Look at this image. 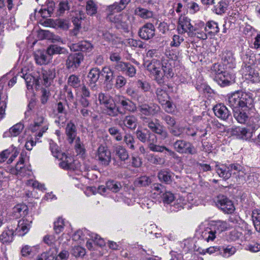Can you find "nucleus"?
I'll return each mask as SVG.
<instances>
[{
  "mask_svg": "<svg viewBox=\"0 0 260 260\" xmlns=\"http://www.w3.org/2000/svg\"><path fill=\"white\" fill-rule=\"evenodd\" d=\"M14 231L8 229L3 232L0 235V241L3 243H10L13 241Z\"/></svg>",
  "mask_w": 260,
  "mask_h": 260,
  "instance_id": "obj_48",
  "label": "nucleus"
},
{
  "mask_svg": "<svg viewBox=\"0 0 260 260\" xmlns=\"http://www.w3.org/2000/svg\"><path fill=\"white\" fill-rule=\"evenodd\" d=\"M155 34V28L152 23L147 22L139 28L138 35L140 38L144 40L152 39Z\"/></svg>",
  "mask_w": 260,
  "mask_h": 260,
  "instance_id": "obj_14",
  "label": "nucleus"
},
{
  "mask_svg": "<svg viewBox=\"0 0 260 260\" xmlns=\"http://www.w3.org/2000/svg\"><path fill=\"white\" fill-rule=\"evenodd\" d=\"M241 92L237 91L233 93L228 98V104L229 106L232 108L233 111L234 109L240 108L241 103Z\"/></svg>",
  "mask_w": 260,
  "mask_h": 260,
  "instance_id": "obj_37",
  "label": "nucleus"
},
{
  "mask_svg": "<svg viewBox=\"0 0 260 260\" xmlns=\"http://www.w3.org/2000/svg\"><path fill=\"white\" fill-rule=\"evenodd\" d=\"M174 149L178 153L181 154H195L197 150L190 142L183 140H178L173 144Z\"/></svg>",
  "mask_w": 260,
  "mask_h": 260,
  "instance_id": "obj_8",
  "label": "nucleus"
},
{
  "mask_svg": "<svg viewBox=\"0 0 260 260\" xmlns=\"http://www.w3.org/2000/svg\"><path fill=\"white\" fill-rule=\"evenodd\" d=\"M143 99L141 100V102L138 103L137 107L141 120L142 117L153 116L159 112L160 107L158 105L154 103H145L143 102Z\"/></svg>",
  "mask_w": 260,
  "mask_h": 260,
  "instance_id": "obj_4",
  "label": "nucleus"
},
{
  "mask_svg": "<svg viewBox=\"0 0 260 260\" xmlns=\"http://www.w3.org/2000/svg\"><path fill=\"white\" fill-rule=\"evenodd\" d=\"M101 74L100 70L97 68L91 69L87 76V84L92 90H97L98 87L96 82L99 79Z\"/></svg>",
  "mask_w": 260,
  "mask_h": 260,
  "instance_id": "obj_16",
  "label": "nucleus"
},
{
  "mask_svg": "<svg viewBox=\"0 0 260 260\" xmlns=\"http://www.w3.org/2000/svg\"><path fill=\"white\" fill-rule=\"evenodd\" d=\"M236 252L234 247L229 246L226 248L220 247L219 254L224 257H229Z\"/></svg>",
  "mask_w": 260,
  "mask_h": 260,
  "instance_id": "obj_56",
  "label": "nucleus"
},
{
  "mask_svg": "<svg viewBox=\"0 0 260 260\" xmlns=\"http://www.w3.org/2000/svg\"><path fill=\"white\" fill-rule=\"evenodd\" d=\"M205 27L207 38L208 37L212 38L217 35L219 31V28L217 22L213 20L207 21L205 24Z\"/></svg>",
  "mask_w": 260,
  "mask_h": 260,
  "instance_id": "obj_29",
  "label": "nucleus"
},
{
  "mask_svg": "<svg viewBox=\"0 0 260 260\" xmlns=\"http://www.w3.org/2000/svg\"><path fill=\"white\" fill-rule=\"evenodd\" d=\"M221 59L223 64L228 68L233 69L235 67V58L233 52L231 51L225 50L223 51L222 53Z\"/></svg>",
  "mask_w": 260,
  "mask_h": 260,
  "instance_id": "obj_26",
  "label": "nucleus"
},
{
  "mask_svg": "<svg viewBox=\"0 0 260 260\" xmlns=\"http://www.w3.org/2000/svg\"><path fill=\"white\" fill-rule=\"evenodd\" d=\"M4 85L0 83V119L3 118L5 115L7 95L6 93L3 91Z\"/></svg>",
  "mask_w": 260,
  "mask_h": 260,
  "instance_id": "obj_36",
  "label": "nucleus"
},
{
  "mask_svg": "<svg viewBox=\"0 0 260 260\" xmlns=\"http://www.w3.org/2000/svg\"><path fill=\"white\" fill-rule=\"evenodd\" d=\"M190 21V19L185 16H181L179 17L177 26V30L179 34L187 33L188 35L192 26Z\"/></svg>",
  "mask_w": 260,
  "mask_h": 260,
  "instance_id": "obj_17",
  "label": "nucleus"
},
{
  "mask_svg": "<svg viewBox=\"0 0 260 260\" xmlns=\"http://www.w3.org/2000/svg\"><path fill=\"white\" fill-rule=\"evenodd\" d=\"M59 165L60 168L68 170L74 171L77 169L76 162L71 157H66V160L60 162Z\"/></svg>",
  "mask_w": 260,
  "mask_h": 260,
  "instance_id": "obj_43",
  "label": "nucleus"
},
{
  "mask_svg": "<svg viewBox=\"0 0 260 260\" xmlns=\"http://www.w3.org/2000/svg\"><path fill=\"white\" fill-rule=\"evenodd\" d=\"M234 116L239 123H245L248 120L251 118H254V123L258 122L259 121L258 114L256 112H250L246 109L236 108L234 109Z\"/></svg>",
  "mask_w": 260,
  "mask_h": 260,
  "instance_id": "obj_3",
  "label": "nucleus"
},
{
  "mask_svg": "<svg viewBox=\"0 0 260 260\" xmlns=\"http://www.w3.org/2000/svg\"><path fill=\"white\" fill-rule=\"evenodd\" d=\"M131 0H120V3H115L108 7V11L111 12H119L123 10Z\"/></svg>",
  "mask_w": 260,
  "mask_h": 260,
  "instance_id": "obj_41",
  "label": "nucleus"
},
{
  "mask_svg": "<svg viewBox=\"0 0 260 260\" xmlns=\"http://www.w3.org/2000/svg\"><path fill=\"white\" fill-rule=\"evenodd\" d=\"M142 121L152 132L158 135L161 139L165 140L168 137V132L158 122H154L152 119L147 117H142Z\"/></svg>",
  "mask_w": 260,
  "mask_h": 260,
  "instance_id": "obj_5",
  "label": "nucleus"
},
{
  "mask_svg": "<svg viewBox=\"0 0 260 260\" xmlns=\"http://www.w3.org/2000/svg\"><path fill=\"white\" fill-rule=\"evenodd\" d=\"M215 203L216 206L226 213H232L235 210L232 202L223 195L217 196Z\"/></svg>",
  "mask_w": 260,
  "mask_h": 260,
  "instance_id": "obj_13",
  "label": "nucleus"
},
{
  "mask_svg": "<svg viewBox=\"0 0 260 260\" xmlns=\"http://www.w3.org/2000/svg\"><path fill=\"white\" fill-rule=\"evenodd\" d=\"M211 229H205L201 232V237L207 242L213 241L216 238V232L211 230Z\"/></svg>",
  "mask_w": 260,
  "mask_h": 260,
  "instance_id": "obj_50",
  "label": "nucleus"
},
{
  "mask_svg": "<svg viewBox=\"0 0 260 260\" xmlns=\"http://www.w3.org/2000/svg\"><path fill=\"white\" fill-rule=\"evenodd\" d=\"M48 128V123L45 116L37 113L34 119V123L30 125V129L33 132H38L36 136L41 137Z\"/></svg>",
  "mask_w": 260,
  "mask_h": 260,
  "instance_id": "obj_2",
  "label": "nucleus"
},
{
  "mask_svg": "<svg viewBox=\"0 0 260 260\" xmlns=\"http://www.w3.org/2000/svg\"><path fill=\"white\" fill-rule=\"evenodd\" d=\"M68 84L69 86L76 88L81 85V80L79 76L73 74L70 75L68 79Z\"/></svg>",
  "mask_w": 260,
  "mask_h": 260,
  "instance_id": "obj_54",
  "label": "nucleus"
},
{
  "mask_svg": "<svg viewBox=\"0 0 260 260\" xmlns=\"http://www.w3.org/2000/svg\"><path fill=\"white\" fill-rule=\"evenodd\" d=\"M148 160L154 165H163L165 162L163 158L153 154L148 155Z\"/></svg>",
  "mask_w": 260,
  "mask_h": 260,
  "instance_id": "obj_61",
  "label": "nucleus"
},
{
  "mask_svg": "<svg viewBox=\"0 0 260 260\" xmlns=\"http://www.w3.org/2000/svg\"><path fill=\"white\" fill-rule=\"evenodd\" d=\"M161 106L165 111L168 113H172L175 111V106L173 103L170 101V99L165 102V103H162Z\"/></svg>",
  "mask_w": 260,
  "mask_h": 260,
  "instance_id": "obj_62",
  "label": "nucleus"
},
{
  "mask_svg": "<svg viewBox=\"0 0 260 260\" xmlns=\"http://www.w3.org/2000/svg\"><path fill=\"white\" fill-rule=\"evenodd\" d=\"M24 128V125L21 122H19L11 127L9 131L4 133V137H16L18 136Z\"/></svg>",
  "mask_w": 260,
  "mask_h": 260,
  "instance_id": "obj_34",
  "label": "nucleus"
},
{
  "mask_svg": "<svg viewBox=\"0 0 260 260\" xmlns=\"http://www.w3.org/2000/svg\"><path fill=\"white\" fill-rule=\"evenodd\" d=\"M146 132L141 130L137 129L136 132V136L137 138L142 143L148 142L149 143V134H153L150 131L145 129Z\"/></svg>",
  "mask_w": 260,
  "mask_h": 260,
  "instance_id": "obj_47",
  "label": "nucleus"
},
{
  "mask_svg": "<svg viewBox=\"0 0 260 260\" xmlns=\"http://www.w3.org/2000/svg\"><path fill=\"white\" fill-rule=\"evenodd\" d=\"M214 79L221 86H225L230 84L232 76L228 72L223 71L214 77Z\"/></svg>",
  "mask_w": 260,
  "mask_h": 260,
  "instance_id": "obj_31",
  "label": "nucleus"
},
{
  "mask_svg": "<svg viewBox=\"0 0 260 260\" xmlns=\"http://www.w3.org/2000/svg\"><path fill=\"white\" fill-rule=\"evenodd\" d=\"M84 59V56L81 52L71 53L68 55L66 60V67L69 70L74 71L80 66Z\"/></svg>",
  "mask_w": 260,
  "mask_h": 260,
  "instance_id": "obj_9",
  "label": "nucleus"
},
{
  "mask_svg": "<svg viewBox=\"0 0 260 260\" xmlns=\"http://www.w3.org/2000/svg\"><path fill=\"white\" fill-rule=\"evenodd\" d=\"M151 182L150 178L147 176H142L136 179L134 184L137 187H145Z\"/></svg>",
  "mask_w": 260,
  "mask_h": 260,
  "instance_id": "obj_49",
  "label": "nucleus"
},
{
  "mask_svg": "<svg viewBox=\"0 0 260 260\" xmlns=\"http://www.w3.org/2000/svg\"><path fill=\"white\" fill-rule=\"evenodd\" d=\"M46 50L50 57L54 54H67L68 53L67 49L57 45H50Z\"/></svg>",
  "mask_w": 260,
  "mask_h": 260,
  "instance_id": "obj_38",
  "label": "nucleus"
},
{
  "mask_svg": "<svg viewBox=\"0 0 260 260\" xmlns=\"http://www.w3.org/2000/svg\"><path fill=\"white\" fill-rule=\"evenodd\" d=\"M108 16L109 20L114 23L115 24V26L118 29H123L124 30H127L128 26L127 23L124 20L123 16L120 14L113 15V13L115 12H111Z\"/></svg>",
  "mask_w": 260,
  "mask_h": 260,
  "instance_id": "obj_22",
  "label": "nucleus"
},
{
  "mask_svg": "<svg viewBox=\"0 0 260 260\" xmlns=\"http://www.w3.org/2000/svg\"><path fill=\"white\" fill-rule=\"evenodd\" d=\"M49 145L50 149L52 155L57 158H59L60 155H61V153L60 151L59 148L57 145L52 141H50Z\"/></svg>",
  "mask_w": 260,
  "mask_h": 260,
  "instance_id": "obj_60",
  "label": "nucleus"
},
{
  "mask_svg": "<svg viewBox=\"0 0 260 260\" xmlns=\"http://www.w3.org/2000/svg\"><path fill=\"white\" fill-rule=\"evenodd\" d=\"M188 36L191 38H197L203 40L207 39L205 23L202 21L196 23L194 25H192Z\"/></svg>",
  "mask_w": 260,
  "mask_h": 260,
  "instance_id": "obj_11",
  "label": "nucleus"
},
{
  "mask_svg": "<svg viewBox=\"0 0 260 260\" xmlns=\"http://www.w3.org/2000/svg\"><path fill=\"white\" fill-rule=\"evenodd\" d=\"M105 113L112 117H116L119 114H123L119 107L116 106L113 98L103 106Z\"/></svg>",
  "mask_w": 260,
  "mask_h": 260,
  "instance_id": "obj_20",
  "label": "nucleus"
},
{
  "mask_svg": "<svg viewBox=\"0 0 260 260\" xmlns=\"http://www.w3.org/2000/svg\"><path fill=\"white\" fill-rule=\"evenodd\" d=\"M18 76L24 79L28 89L32 88L34 84L36 85H39L40 84V80H41V78L39 71L34 72V75H32L30 74H28L25 70L22 69L21 72L19 73Z\"/></svg>",
  "mask_w": 260,
  "mask_h": 260,
  "instance_id": "obj_10",
  "label": "nucleus"
},
{
  "mask_svg": "<svg viewBox=\"0 0 260 260\" xmlns=\"http://www.w3.org/2000/svg\"><path fill=\"white\" fill-rule=\"evenodd\" d=\"M88 234L90 237V240H87L86 243V246L88 250H93L94 249L92 242L100 247L105 245V240L100 235L94 233H89Z\"/></svg>",
  "mask_w": 260,
  "mask_h": 260,
  "instance_id": "obj_23",
  "label": "nucleus"
},
{
  "mask_svg": "<svg viewBox=\"0 0 260 260\" xmlns=\"http://www.w3.org/2000/svg\"><path fill=\"white\" fill-rule=\"evenodd\" d=\"M200 226H208L209 227H216V228H226L227 226V223L226 222L220 220H211V219H208L206 220L204 222H203L200 225Z\"/></svg>",
  "mask_w": 260,
  "mask_h": 260,
  "instance_id": "obj_40",
  "label": "nucleus"
},
{
  "mask_svg": "<svg viewBox=\"0 0 260 260\" xmlns=\"http://www.w3.org/2000/svg\"><path fill=\"white\" fill-rule=\"evenodd\" d=\"M38 71L40 73V77L41 78V80H40V83H42L46 87L49 86L55 77V71L51 69Z\"/></svg>",
  "mask_w": 260,
  "mask_h": 260,
  "instance_id": "obj_21",
  "label": "nucleus"
},
{
  "mask_svg": "<svg viewBox=\"0 0 260 260\" xmlns=\"http://www.w3.org/2000/svg\"><path fill=\"white\" fill-rule=\"evenodd\" d=\"M146 56L152 60L145 61L144 66L153 75L154 80L158 84H164L167 79L173 77V60L164 57L160 51L154 49L149 50Z\"/></svg>",
  "mask_w": 260,
  "mask_h": 260,
  "instance_id": "obj_1",
  "label": "nucleus"
},
{
  "mask_svg": "<svg viewBox=\"0 0 260 260\" xmlns=\"http://www.w3.org/2000/svg\"><path fill=\"white\" fill-rule=\"evenodd\" d=\"M34 58L36 63L40 65L47 64L50 62V57L48 55L47 50H39L34 53Z\"/></svg>",
  "mask_w": 260,
  "mask_h": 260,
  "instance_id": "obj_25",
  "label": "nucleus"
},
{
  "mask_svg": "<svg viewBox=\"0 0 260 260\" xmlns=\"http://www.w3.org/2000/svg\"><path fill=\"white\" fill-rule=\"evenodd\" d=\"M240 108L246 109L250 112H255L253 106V99L250 93L241 92Z\"/></svg>",
  "mask_w": 260,
  "mask_h": 260,
  "instance_id": "obj_18",
  "label": "nucleus"
},
{
  "mask_svg": "<svg viewBox=\"0 0 260 260\" xmlns=\"http://www.w3.org/2000/svg\"><path fill=\"white\" fill-rule=\"evenodd\" d=\"M28 207L25 204H18L13 208V217L17 218L27 214Z\"/></svg>",
  "mask_w": 260,
  "mask_h": 260,
  "instance_id": "obj_39",
  "label": "nucleus"
},
{
  "mask_svg": "<svg viewBox=\"0 0 260 260\" xmlns=\"http://www.w3.org/2000/svg\"><path fill=\"white\" fill-rule=\"evenodd\" d=\"M86 10L87 14L93 15L96 13V7L92 1H88L87 2Z\"/></svg>",
  "mask_w": 260,
  "mask_h": 260,
  "instance_id": "obj_63",
  "label": "nucleus"
},
{
  "mask_svg": "<svg viewBox=\"0 0 260 260\" xmlns=\"http://www.w3.org/2000/svg\"><path fill=\"white\" fill-rule=\"evenodd\" d=\"M216 171L219 177L226 180L231 176V169L230 167L224 164H216Z\"/></svg>",
  "mask_w": 260,
  "mask_h": 260,
  "instance_id": "obj_32",
  "label": "nucleus"
},
{
  "mask_svg": "<svg viewBox=\"0 0 260 260\" xmlns=\"http://www.w3.org/2000/svg\"><path fill=\"white\" fill-rule=\"evenodd\" d=\"M252 62L248 63L244 62L241 68L242 75L246 80L251 81L252 83H257L260 81V75L253 68Z\"/></svg>",
  "mask_w": 260,
  "mask_h": 260,
  "instance_id": "obj_6",
  "label": "nucleus"
},
{
  "mask_svg": "<svg viewBox=\"0 0 260 260\" xmlns=\"http://www.w3.org/2000/svg\"><path fill=\"white\" fill-rule=\"evenodd\" d=\"M71 253L73 255L76 257H83L86 253V250L81 246H75L72 248Z\"/></svg>",
  "mask_w": 260,
  "mask_h": 260,
  "instance_id": "obj_58",
  "label": "nucleus"
},
{
  "mask_svg": "<svg viewBox=\"0 0 260 260\" xmlns=\"http://www.w3.org/2000/svg\"><path fill=\"white\" fill-rule=\"evenodd\" d=\"M135 13L142 19H147L153 17V12L147 9L141 7L137 8Z\"/></svg>",
  "mask_w": 260,
  "mask_h": 260,
  "instance_id": "obj_45",
  "label": "nucleus"
},
{
  "mask_svg": "<svg viewBox=\"0 0 260 260\" xmlns=\"http://www.w3.org/2000/svg\"><path fill=\"white\" fill-rule=\"evenodd\" d=\"M115 99L116 103L120 105L123 110L132 113L137 111L136 104L128 98L123 95H116Z\"/></svg>",
  "mask_w": 260,
  "mask_h": 260,
  "instance_id": "obj_12",
  "label": "nucleus"
},
{
  "mask_svg": "<svg viewBox=\"0 0 260 260\" xmlns=\"http://www.w3.org/2000/svg\"><path fill=\"white\" fill-rule=\"evenodd\" d=\"M173 173L168 169H161L157 173L158 180L167 184H170L173 181Z\"/></svg>",
  "mask_w": 260,
  "mask_h": 260,
  "instance_id": "obj_28",
  "label": "nucleus"
},
{
  "mask_svg": "<svg viewBox=\"0 0 260 260\" xmlns=\"http://www.w3.org/2000/svg\"><path fill=\"white\" fill-rule=\"evenodd\" d=\"M107 188L113 192H117L122 187L120 182L109 180L106 182Z\"/></svg>",
  "mask_w": 260,
  "mask_h": 260,
  "instance_id": "obj_55",
  "label": "nucleus"
},
{
  "mask_svg": "<svg viewBox=\"0 0 260 260\" xmlns=\"http://www.w3.org/2000/svg\"><path fill=\"white\" fill-rule=\"evenodd\" d=\"M13 174L21 177L30 176L31 174L30 166H26L24 165V159L23 155L21 154L19 161L15 166V169L12 170Z\"/></svg>",
  "mask_w": 260,
  "mask_h": 260,
  "instance_id": "obj_15",
  "label": "nucleus"
},
{
  "mask_svg": "<svg viewBox=\"0 0 260 260\" xmlns=\"http://www.w3.org/2000/svg\"><path fill=\"white\" fill-rule=\"evenodd\" d=\"M95 158L101 165L107 167L111 161V152L107 147L101 145L96 151Z\"/></svg>",
  "mask_w": 260,
  "mask_h": 260,
  "instance_id": "obj_7",
  "label": "nucleus"
},
{
  "mask_svg": "<svg viewBox=\"0 0 260 260\" xmlns=\"http://www.w3.org/2000/svg\"><path fill=\"white\" fill-rule=\"evenodd\" d=\"M101 74L105 78V82L107 83L112 82L114 77V71L108 66L104 67L101 71Z\"/></svg>",
  "mask_w": 260,
  "mask_h": 260,
  "instance_id": "obj_46",
  "label": "nucleus"
},
{
  "mask_svg": "<svg viewBox=\"0 0 260 260\" xmlns=\"http://www.w3.org/2000/svg\"><path fill=\"white\" fill-rule=\"evenodd\" d=\"M124 142L129 149L135 150L136 146L135 145L136 140L133 136L131 134H126L124 136Z\"/></svg>",
  "mask_w": 260,
  "mask_h": 260,
  "instance_id": "obj_51",
  "label": "nucleus"
},
{
  "mask_svg": "<svg viewBox=\"0 0 260 260\" xmlns=\"http://www.w3.org/2000/svg\"><path fill=\"white\" fill-rule=\"evenodd\" d=\"M66 134L69 143H73L77 136V128L72 121H70L66 127Z\"/></svg>",
  "mask_w": 260,
  "mask_h": 260,
  "instance_id": "obj_30",
  "label": "nucleus"
},
{
  "mask_svg": "<svg viewBox=\"0 0 260 260\" xmlns=\"http://www.w3.org/2000/svg\"><path fill=\"white\" fill-rule=\"evenodd\" d=\"M126 93L134 100L137 101L138 103L141 102V100L144 99L142 94L132 87L127 88L126 90Z\"/></svg>",
  "mask_w": 260,
  "mask_h": 260,
  "instance_id": "obj_52",
  "label": "nucleus"
},
{
  "mask_svg": "<svg viewBox=\"0 0 260 260\" xmlns=\"http://www.w3.org/2000/svg\"><path fill=\"white\" fill-rule=\"evenodd\" d=\"M138 124L137 117L134 115H128L123 117L119 122V125L121 127H126L131 130H135Z\"/></svg>",
  "mask_w": 260,
  "mask_h": 260,
  "instance_id": "obj_19",
  "label": "nucleus"
},
{
  "mask_svg": "<svg viewBox=\"0 0 260 260\" xmlns=\"http://www.w3.org/2000/svg\"><path fill=\"white\" fill-rule=\"evenodd\" d=\"M69 9L70 7L68 0H61L58 5L56 15L57 16H61L66 11L69 10Z\"/></svg>",
  "mask_w": 260,
  "mask_h": 260,
  "instance_id": "obj_57",
  "label": "nucleus"
},
{
  "mask_svg": "<svg viewBox=\"0 0 260 260\" xmlns=\"http://www.w3.org/2000/svg\"><path fill=\"white\" fill-rule=\"evenodd\" d=\"M114 152L121 161L125 162L129 158L127 150L122 145H115L114 146Z\"/></svg>",
  "mask_w": 260,
  "mask_h": 260,
  "instance_id": "obj_33",
  "label": "nucleus"
},
{
  "mask_svg": "<svg viewBox=\"0 0 260 260\" xmlns=\"http://www.w3.org/2000/svg\"><path fill=\"white\" fill-rule=\"evenodd\" d=\"M108 132L111 135L114 136V138L117 141H120L122 140V134L118 128L115 126L111 127L108 129Z\"/></svg>",
  "mask_w": 260,
  "mask_h": 260,
  "instance_id": "obj_59",
  "label": "nucleus"
},
{
  "mask_svg": "<svg viewBox=\"0 0 260 260\" xmlns=\"http://www.w3.org/2000/svg\"><path fill=\"white\" fill-rule=\"evenodd\" d=\"M231 133L233 136H236L239 138L242 139L247 138V134L248 133V131L247 128L245 127L240 126L233 127L231 128Z\"/></svg>",
  "mask_w": 260,
  "mask_h": 260,
  "instance_id": "obj_42",
  "label": "nucleus"
},
{
  "mask_svg": "<svg viewBox=\"0 0 260 260\" xmlns=\"http://www.w3.org/2000/svg\"><path fill=\"white\" fill-rule=\"evenodd\" d=\"M213 110L215 116L223 120H226L231 116L230 111L222 104L215 105L213 107Z\"/></svg>",
  "mask_w": 260,
  "mask_h": 260,
  "instance_id": "obj_24",
  "label": "nucleus"
},
{
  "mask_svg": "<svg viewBox=\"0 0 260 260\" xmlns=\"http://www.w3.org/2000/svg\"><path fill=\"white\" fill-rule=\"evenodd\" d=\"M127 83L126 79L122 75H118L115 79V87L117 89H120L124 87Z\"/></svg>",
  "mask_w": 260,
  "mask_h": 260,
  "instance_id": "obj_64",
  "label": "nucleus"
},
{
  "mask_svg": "<svg viewBox=\"0 0 260 260\" xmlns=\"http://www.w3.org/2000/svg\"><path fill=\"white\" fill-rule=\"evenodd\" d=\"M19 152L15 149H6L0 153V163L4 162L10 156L8 160V163H11L16 158Z\"/></svg>",
  "mask_w": 260,
  "mask_h": 260,
  "instance_id": "obj_27",
  "label": "nucleus"
},
{
  "mask_svg": "<svg viewBox=\"0 0 260 260\" xmlns=\"http://www.w3.org/2000/svg\"><path fill=\"white\" fill-rule=\"evenodd\" d=\"M228 5L227 0H221L216 5H214L213 11L218 15H221L225 12Z\"/></svg>",
  "mask_w": 260,
  "mask_h": 260,
  "instance_id": "obj_44",
  "label": "nucleus"
},
{
  "mask_svg": "<svg viewBox=\"0 0 260 260\" xmlns=\"http://www.w3.org/2000/svg\"><path fill=\"white\" fill-rule=\"evenodd\" d=\"M149 143L148 147L153 152H162L165 149V146L155 144L157 141L156 136L154 134H149Z\"/></svg>",
  "mask_w": 260,
  "mask_h": 260,
  "instance_id": "obj_35",
  "label": "nucleus"
},
{
  "mask_svg": "<svg viewBox=\"0 0 260 260\" xmlns=\"http://www.w3.org/2000/svg\"><path fill=\"white\" fill-rule=\"evenodd\" d=\"M156 98L158 102L161 104L165 103L167 100L170 99V97L166 90L160 88H157L156 90Z\"/></svg>",
  "mask_w": 260,
  "mask_h": 260,
  "instance_id": "obj_53",
  "label": "nucleus"
}]
</instances>
